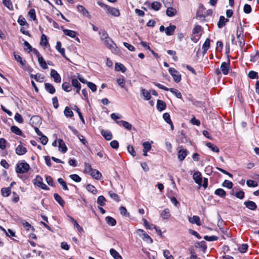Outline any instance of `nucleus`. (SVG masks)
<instances>
[{
    "mask_svg": "<svg viewBox=\"0 0 259 259\" xmlns=\"http://www.w3.org/2000/svg\"><path fill=\"white\" fill-rule=\"evenodd\" d=\"M29 165L25 162H18L16 165V171L19 174H24L29 169Z\"/></svg>",
    "mask_w": 259,
    "mask_h": 259,
    "instance_id": "nucleus-1",
    "label": "nucleus"
},
{
    "mask_svg": "<svg viewBox=\"0 0 259 259\" xmlns=\"http://www.w3.org/2000/svg\"><path fill=\"white\" fill-rule=\"evenodd\" d=\"M169 73L172 76L176 82H179L181 80V75L179 72L174 68H170L168 70Z\"/></svg>",
    "mask_w": 259,
    "mask_h": 259,
    "instance_id": "nucleus-2",
    "label": "nucleus"
},
{
    "mask_svg": "<svg viewBox=\"0 0 259 259\" xmlns=\"http://www.w3.org/2000/svg\"><path fill=\"white\" fill-rule=\"evenodd\" d=\"M230 65V61L229 58H228L227 62H224L222 63L220 67V70L223 74L227 75L229 73Z\"/></svg>",
    "mask_w": 259,
    "mask_h": 259,
    "instance_id": "nucleus-3",
    "label": "nucleus"
},
{
    "mask_svg": "<svg viewBox=\"0 0 259 259\" xmlns=\"http://www.w3.org/2000/svg\"><path fill=\"white\" fill-rule=\"evenodd\" d=\"M78 11L83 16L86 17L89 19L91 18V16L90 15L88 11L82 6L78 5L77 7Z\"/></svg>",
    "mask_w": 259,
    "mask_h": 259,
    "instance_id": "nucleus-4",
    "label": "nucleus"
},
{
    "mask_svg": "<svg viewBox=\"0 0 259 259\" xmlns=\"http://www.w3.org/2000/svg\"><path fill=\"white\" fill-rule=\"evenodd\" d=\"M193 179L196 184L199 186L201 185L202 182V178L201 174L200 172L197 171L194 172L193 176Z\"/></svg>",
    "mask_w": 259,
    "mask_h": 259,
    "instance_id": "nucleus-5",
    "label": "nucleus"
},
{
    "mask_svg": "<svg viewBox=\"0 0 259 259\" xmlns=\"http://www.w3.org/2000/svg\"><path fill=\"white\" fill-rule=\"evenodd\" d=\"M104 44L109 49H116L117 47L115 44L113 42L111 38L107 37L106 39L103 41Z\"/></svg>",
    "mask_w": 259,
    "mask_h": 259,
    "instance_id": "nucleus-6",
    "label": "nucleus"
},
{
    "mask_svg": "<svg viewBox=\"0 0 259 259\" xmlns=\"http://www.w3.org/2000/svg\"><path fill=\"white\" fill-rule=\"evenodd\" d=\"M51 77L54 78V81L59 83L61 81V78L59 74L54 69H52L50 73Z\"/></svg>",
    "mask_w": 259,
    "mask_h": 259,
    "instance_id": "nucleus-7",
    "label": "nucleus"
},
{
    "mask_svg": "<svg viewBox=\"0 0 259 259\" xmlns=\"http://www.w3.org/2000/svg\"><path fill=\"white\" fill-rule=\"evenodd\" d=\"M71 85L76 89V93H79L81 89V85L78 79L72 78L71 79Z\"/></svg>",
    "mask_w": 259,
    "mask_h": 259,
    "instance_id": "nucleus-8",
    "label": "nucleus"
},
{
    "mask_svg": "<svg viewBox=\"0 0 259 259\" xmlns=\"http://www.w3.org/2000/svg\"><path fill=\"white\" fill-rule=\"evenodd\" d=\"M27 152V149L21 144L19 145L16 148V153L19 155H22L25 154Z\"/></svg>",
    "mask_w": 259,
    "mask_h": 259,
    "instance_id": "nucleus-9",
    "label": "nucleus"
},
{
    "mask_svg": "<svg viewBox=\"0 0 259 259\" xmlns=\"http://www.w3.org/2000/svg\"><path fill=\"white\" fill-rule=\"evenodd\" d=\"M244 204L245 205V206L252 210H254L256 209L257 206L256 204L252 201H247L244 202Z\"/></svg>",
    "mask_w": 259,
    "mask_h": 259,
    "instance_id": "nucleus-10",
    "label": "nucleus"
},
{
    "mask_svg": "<svg viewBox=\"0 0 259 259\" xmlns=\"http://www.w3.org/2000/svg\"><path fill=\"white\" fill-rule=\"evenodd\" d=\"M106 9H107V11L108 12V13H110L112 16H114L115 17H117L120 15L119 10L115 8H112V7L108 6V7Z\"/></svg>",
    "mask_w": 259,
    "mask_h": 259,
    "instance_id": "nucleus-11",
    "label": "nucleus"
},
{
    "mask_svg": "<svg viewBox=\"0 0 259 259\" xmlns=\"http://www.w3.org/2000/svg\"><path fill=\"white\" fill-rule=\"evenodd\" d=\"M30 122V124L33 126H34L35 125H37L41 123V118L38 116H33L31 118Z\"/></svg>",
    "mask_w": 259,
    "mask_h": 259,
    "instance_id": "nucleus-12",
    "label": "nucleus"
},
{
    "mask_svg": "<svg viewBox=\"0 0 259 259\" xmlns=\"http://www.w3.org/2000/svg\"><path fill=\"white\" fill-rule=\"evenodd\" d=\"M116 122L118 124H119L120 126H123L124 128L128 130H131L132 129V124L127 121L124 120H120L116 121Z\"/></svg>",
    "mask_w": 259,
    "mask_h": 259,
    "instance_id": "nucleus-13",
    "label": "nucleus"
},
{
    "mask_svg": "<svg viewBox=\"0 0 259 259\" xmlns=\"http://www.w3.org/2000/svg\"><path fill=\"white\" fill-rule=\"evenodd\" d=\"M188 154V151L186 149H180L178 152V158L180 161H183Z\"/></svg>",
    "mask_w": 259,
    "mask_h": 259,
    "instance_id": "nucleus-14",
    "label": "nucleus"
},
{
    "mask_svg": "<svg viewBox=\"0 0 259 259\" xmlns=\"http://www.w3.org/2000/svg\"><path fill=\"white\" fill-rule=\"evenodd\" d=\"M45 88L51 94H53L55 93L56 90L54 87L51 83H46L45 84Z\"/></svg>",
    "mask_w": 259,
    "mask_h": 259,
    "instance_id": "nucleus-15",
    "label": "nucleus"
},
{
    "mask_svg": "<svg viewBox=\"0 0 259 259\" xmlns=\"http://www.w3.org/2000/svg\"><path fill=\"white\" fill-rule=\"evenodd\" d=\"M189 221L192 224H196L198 226L201 225L200 219L198 216L193 215L192 218H189Z\"/></svg>",
    "mask_w": 259,
    "mask_h": 259,
    "instance_id": "nucleus-16",
    "label": "nucleus"
},
{
    "mask_svg": "<svg viewBox=\"0 0 259 259\" xmlns=\"http://www.w3.org/2000/svg\"><path fill=\"white\" fill-rule=\"evenodd\" d=\"M229 20L228 19L225 18L224 16H221L220 17L219 21L218 23V27L219 28H222L224 27L226 23L228 22Z\"/></svg>",
    "mask_w": 259,
    "mask_h": 259,
    "instance_id": "nucleus-17",
    "label": "nucleus"
},
{
    "mask_svg": "<svg viewBox=\"0 0 259 259\" xmlns=\"http://www.w3.org/2000/svg\"><path fill=\"white\" fill-rule=\"evenodd\" d=\"M101 133L107 140H110L112 138V134L109 131L102 130Z\"/></svg>",
    "mask_w": 259,
    "mask_h": 259,
    "instance_id": "nucleus-18",
    "label": "nucleus"
},
{
    "mask_svg": "<svg viewBox=\"0 0 259 259\" xmlns=\"http://www.w3.org/2000/svg\"><path fill=\"white\" fill-rule=\"evenodd\" d=\"M90 175L94 179L99 180L102 177V174L97 169H93Z\"/></svg>",
    "mask_w": 259,
    "mask_h": 259,
    "instance_id": "nucleus-19",
    "label": "nucleus"
},
{
    "mask_svg": "<svg viewBox=\"0 0 259 259\" xmlns=\"http://www.w3.org/2000/svg\"><path fill=\"white\" fill-rule=\"evenodd\" d=\"M58 143L59 150L63 153L66 152L67 150V148L64 141L62 139H59L58 141Z\"/></svg>",
    "mask_w": 259,
    "mask_h": 259,
    "instance_id": "nucleus-20",
    "label": "nucleus"
},
{
    "mask_svg": "<svg viewBox=\"0 0 259 259\" xmlns=\"http://www.w3.org/2000/svg\"><path fill=\"white\" fill-rule=\"evenodd\" d=\"M166 108V104L162 100H158L157 102V109L158 110L161 111Z\"/></svg>",
    "mask_w": 259,
    "mask_h": 259,
    "instance_id": "nucleus-21",
    "label": "nucleus"
},
{
    "mask_svg": "<svg viewBox=\"0 0 259 259\" xmlns=\"http://www.w3.org/2000/svg\"><path fill=\"white\" fill-rule=\"evenodd\" d=\"M110 253L114 259H122L120 254L113 248L110 249Z\"/></svg>",
    "mask_w": 259,
    "mask_h": 259,
    "instance_id": "nucleus-22",
    "label": "nucleus"
},
{
    "mask_svg": "<svg viewBox=\"0 0 259 259\" xmlns=\"http://www.w3.org/2000/svg\"><path fill=\"white\" fill-rule=\"evenodd\" d=\"M176 26L175 25H170L165 28V33L167 35H171L174 34Z\"/></svg>",
    "mask_w": 259,
    "mask_h": 259,
    "instance_id": "nucleus-23",
    "label": "nucleus"
},
{
    "mask_svg": "<svg viewBox=\"0 0 259 259\" xmlns=\"http://www.w3.org/2000/svg\"><path fill=\"white\" fill-rule=\"evenodd\" d=\"M63 31L65 35L72 38H74L76 35V32L73 30L64 29Z\"/></svg>",
    "mask_w": 259,
    "mask_h": 259,
    "instance_id": "nucleus-24",
    "label": "nucleus"
},
{
    "mask_svg": "<svg viewBox=\"0 0 259 259\" xmlns=\"http://www.w3.org/2000/svg\"><path fill=\"white\" fill-rule=\"evenodd\" d=\"M54 197L55 200L62 207L64 206L65 201L62 199L61 196L57 193L54 194Z\"/></svg>",
    "mask_w": 259,
    "mask_h": 259,
    "instance_id": "nucleus-25",
    "label": "nucleus"
},
{
    "mask_svg": "<svg viewBox=\"0 0 259 259\" xmlns=\"http://www.w3.org/2000/svg\"><path fill=\"white\" fill-rule=\"evenodd\" d=\"M11 192L10 188H3L1 189V194L3 197H8L10 195Z\"/></svg>",
    "mask_w": 259,
    "mask_h": 259,
    "instance_id": "nucleus-26",
    "label": "nucleus"
},
{
    "mask_svg": "<svg viewBox=\"0 0 259 259\" xmlns=\"http://www.w3.org/2000/svg\"><path fill=\"white\" fill-rule=\"evenodd\" d=\"M11 131L17 135L21 136L22 135V132L21 130L16 126H12L11 127Z\"/></svg>",
    "mask_w": 259,
    "mask_h": 259,
    "instance_id": "nucleus-27",
    "label": "nucleus"
},
{
    "mask_svg": "<svg viewBox=\"0 0 259 259\" xmlns=\"http://www.w3.org/2000/svg\"><path fill=\"white\" fill-rule=\"evenodd\" d=\"M214 194L223 198L225 197L226 193L223 189L219 188L215 190L214 191Z\"/></svg>",
    "mask_w": 259,
    "mask_h": 259,
    "instance_id": "nucleus-28",
    "label": "nucleus"
},
{
    "mask_svg": "<svg viewBox=\"0 0 259 259\" xmlns=\"http://www.w3.org/2000/svg\"><path fill=\"white\" fill-rule=\"evenodd\" d=\"M161 217L163 219H168L170 217L169 210L168 208H165V209H164L161 213Z\"/></svg>",
    "mask_w": 259,
    "mask_h": 259,
    "instance_id": "nucleus-29",
    "label": "nucleus"
},
{
    "mask_svg": "<svg viewBox=\"0 0 259 259\" xmlns=\"http://www.w3.org/2000/svg\"><path fill=\"white\" fill-rule=\"evenodd\" d=\"M62 88L66 92H69L72 90L71 85L67 82H64L62 85Z\"/></svg>",
    "mask_w": 259,
    "mask_h": 259,
    "instance_id": "nucleus-30",
    "label": "nucleus"
},
{
    "mask_svg": "<svg viewBox=\"0 0 259 259\" xmlns=\"http://www.w3.org/2000/svg\"><path fill=\"white\" fill-rule=\"evenodd\" d=\"M210 47V39L209 38H207L205 42H204L202 49L203 53H205L207 50L209 49Z\"/></svg>",
    "mask_w": 259,
    "mask_h": 259,
    "instance_id": "nucleus-31",
    "label": "nucleus"
},
{
    "mask_svg": "<svg viewBox=\"0 0 259 259\" xmlns=\"http://www.w3.org/2000/svg\"><path fill=\"white\" fill-rule=\"evenodd\" d=\"M105 220L109 225L112 226H114L116 224V220L111 217L108 216L106 217Z\"/></svg>",
    "mask_w": 259,
    "mask_h": 259,
    "instance_id": "nucleus-32",
    "label": "nucleus"
},
{
    "mask_svg": "<svg viewBox=\"0 0 259 259\" xmlns=\"http://www.w3.org/2000/svg\"><path fill=\"white\" fill-rule=\"evenodd\" d=\"M38 63H39L40 66L43 69L48 68L47 63H46V61H45L44 58L42 56L39 57V58H38Z\"/></svg>",
    "mask_w": 259,
    "mask_h": 259,
    "instance_id": "nucleus-33",
    "label": "nucleus"
},
{
    "mask_svg": "<svg viewBox=\"0 0 259 259\" xmlns=\"http://www.w3.org/2000/svg\"><path fill=\"white\" fill-rule=\"evenodd\" d=\"M118 84L120 86L121 88L124 89L126 91H127V89L125 87V80L124 78H119L117 79L116 80Z\"/></svg>",
    "mask_w": 259,
    "mask_h": 259,
    "instance_id": "nucleus-34",
    "label": "nucleus"
},
{
    "mask_svg": "<svg viewBox=\"0 0 259 259\" xmlns=\"http://www.w3.org/2000/svg\"><path fill=\"white\" fill-rule=\"evenodd\" d=\"M14 56L15 60H17L21 65H24L25 64L26 61L25 60H23L21 57L19 55H17L16 52L14 53Z\"/></svg>",
    "mask_w": 259,
    "mask_h": 259,
    "instance_id": "nucleus-35",
    "label": "nucleus"
},
{
    "mask_svg": "<svg viewBox=\"0 0 259 259\" xmlns=\"http://www.w3.org/2000/svg\"><path fill=\"white\" fill-rule=\"evenodd\" d=\"M34 181V185L37 187H39L41 184H42L43 183L42 178L38 175L36 176Z\"/></svg>",
    "mask_w": 259,
    "mask_h": 259,
    "instance_id": "nucleus-36",
    "label": "nucleus"
},
{
    "mask_svg": "<svg viewBox=\"0 0 259 259\" xmlns=\"http://www.w3.org/2000/svg\"><path fill=\"white\" fill-rule=\"evenodd\" d=\"M171 93L176 96V97L178 98L181 99L182 98L181 93L177 89L174 88L169 89V91Z\"/></svg>",
    "mask_w": 259,
    "mask_h": 259,
    "instance_id": "nucleus-37",
    "label": "nucleus"
},
{
    "mask_svg": "<svg viewBox=\"0 0 259 259\" xmlns=\"http://www.w3.org/2000/svg\"><path fill=\"white\" fill-rule=\"evenodd\" d=\"M0 228L5 233L6 235L7 236L10 237H14L15 236V233L12 230L9 229L8 231H7L4 228L2 227H1Z\"/></svg>",
    "mask_w": 259,
    "mask_h": 259,
    "instance_id": "nucleus-38",
    "label": "nucleus"
},
{
    "mask_svg": "<svg viewBox=\"0 0 259 259\" xmlns=\"http://www.w3.org/2000/svg\"><path fill=\"white\" fill-rule=\"evenodd\" d=\"M176 11L171 7L168 8L166 11V14L168 16L172 17L176 14Z\"/></svg>",
    "mask_w": 259,
    "mask_h": 259,
    "instance_id": "nucleus-39",
    "label": "nucleus"
},
{
    "mask_svg": "<svg viewBox=\"0 0 259 259\" xmlns=\"http://www.w3.org/2000/svg\"><path fill=\"white\" fill-rule=\"evenodd\" d=\"M86 189L88 191L91 192L93 194H96L97 192L96 188L93 185L90 184L87 186Z\"/></svg>",
    "mask_w": 259,
    "mask_h": 259,
    "instance_id": "nucleus-40",
    "label": "nucleus"
},
{
    "mask_svg": "<svg viewBox=\"0 0 259 259\" xmlns=\"http://www.w3.org/2000/svg\"><path fill=\"white\" fill-rule=\"evenodd\" d=\"M206 145L207 146V147L208 148L210 149L211 150H212L213 152H219V148L216 146H215L214 145L211 144V143H209V142L207 143Z\"/></svg>",
    "mask_w": 259,
    "mask_h": 259,
    "instance_id": "nucleus-41",
    "label": "nucleus"
},
{
    "mask_svg": "<svg viewBox=\"0 0 259 259\" xmlns=\"http://www.w3.org/2000/svg\"><path fill=\"white\" fill-rule=\"evenodd\" d=\"M161 5L158 2H154L151 4V8L155 11H158L161 8Z\"/></svg>",
    "mask_w": 259,
    "mask_h": 259,
    "instance_id": "nucleus-42",
    "label": "nucleus"
},
{
    "mask_svg": "<svg viewBox=\"0 0 259 259\" xmlns=\"http://www.w3.org/2000/svg\"><path fill=\"white\" fill-rule=\"evenodd\" d=\"M142 94L145 100H149L151 98L150 93L147 90L145 89H142Z\"/></svg>",
    "mask_w": 259,
    "mask_h": 259,
    "instance_id": "nucleus-43",
    "label": "nucleus"
},
{
    "mask_svg": "<svg viewBox=\"0 0 259 259\" xmlns=\"http://www.w3.org/2000/svg\"><path fill=\"white\" fill-rule=\"evenodd\" d=\"M3 4L10 10H13V6L11 0H3Z\"/></svg>",
    "mask_w": 259,
    "mask_h": 259,
    "instance_id": "nucleus-44",
    "label": "nucleus"
},
{
    "mask_svg": "<svg viewBox=\"0 0 259 259\" xmlns=\"http://www.w3.org/2000/svg\"><path fill=\"white\" fill-rule=\"evenodd\" d=\"M105 201H106V199L103 196L101 195L98 197V199H97V203L100 206H104L105 204Z\"/></svg>",
    "mask_w": 259,
    "mask_h": 259,
    "instance_id": "nucleus-45",
    "label": "nucleus"
},
{
    "mask_svg": "<svg viewBox=\"0 0 259 259\" xmlns=\"http://www.w3.org/2000/svg\"><path fill=\"white\" fill-rule=\"evenodd\" d=\"M115 69L117 71H121L122 72H124L126 71V68L123 65L120 63L115 64Z\"/></svg>",
    "mask_w": 259,
    "mask_h": 259,
    "instance_id": "nucleus-46",
    "label": "nucleus"
},
{
    "mask_svg": "<svg viewBox=\"0 0 259 259\" xmlns=\"http://www.w3.org/2000/svg\"><path fill=\"white\" fill-rule=\"evenodd\" d=\"M246 185L249 187H256L257 186V183L253 180H248L246 181Z\"/></svg>",
    "mask_w": 259,
    "mask_h": 259,
    "instance_id": "nucleus-47",
    "label": "nucleus"
},
{
    "mask_svg": "<svg viewBox=\"0 0 259 259\" xmlns=\"http://www.w3.org/2000/svg\"><path fill=\"white\" fill-rule=\"evenodd\" d=\"M64 114L66 116L71 117L73 116V113L71 109L66 107L64 111Z\"/></svg>",
    "mask_w": 259,
    "mask_h": 259,
    "instance_id": "nucleus-48",
    "label": "nucleus"
},
{
    "mask_svg": "<svg viewBox=\"0 0 259 259\" xmlns=\"http://www.w3.org/2000/svg\"><path fill=\"white\" fill-rule=\"evenodd\" d=\"M109 195L110 198L115 200V201L118 202L119 201V198L118 195L113 192V191H109Z\"/></svg>",
    "mask_w": 259,
    "mask_h": 259,
    "instance_id": "nucleus-49",
    "label": "nucleus"
},
{
    "mask_svg": "<svg viewBox=\"0 0 259 259\" xmlns=\"http://www.w3.org/2000/svg\"><path fill=\"white\" fill-rule=\"evenodd\" d=\"M91 164L85 163L84 164V172L90 174L93 170Z\"/></svg>",
    "mask_w": 259,
    "mask_h": 259,
    "instance_id": "nucleus-50",
    "label": "nucleus"
},
{
    "mask_svg": "<svg viewBox=\"0 0 259 259\" xmlns=\"http://www.w3.org/2000/svg\"><path fill=\"white\" fill-rule=\"evenodd\" d=\"M40 43L41 45H42L46 47L48 45L47 37L45 34H42V35L41 36V40H40Z\"/></svg>",
    "mask_w": 259,
    "mask_h": 259,
    "instance_id": "nucleus-51",
    "label": "nucleus"
},
{
    "mask_svg": "<svg viewBox=\"0 0 259 259\" xmlns=\"http://www.w3.org/2000/svg\"><path fill=\"white\" fill-rule=\"evenodd\" d=\"M69 177L71 180L75 182H80L81 180V178L76 174L71 175L69 176Z\"/></svg>",
    "mask_w": 259,
    "mask_h": 259,
    "instance_id": "nucleus-52",
    "label": "nucleus"
},
{
    "mask_svg": "<svg viewBox=\"0 0 259 259\" xmlns=\"http://www.w3.org/2000/svg\"><path fill=\"white\" fill-rule=\"evenodd\" d=\"M259 58V55L258 52H256L253 54L250 55V61L252 62H255Z\"/></svg>",
    "mask_w": 259,
    "mask_h": 259,
    "instance_id": "nucleus-53",
    "label": "nucleus"
},
{
    "mask_svg": "<svg viewBox=\"0 0 259 259\" xmlns=\"http://www.w3.org/2000/svg\"><path fill=\"white\" fill-rule=\"evenodd\" d=\"M58 183L62 185L63 189L65 190H68V188L66 185V182L64 181V180L62 178H59L58 179Z\"/></svg>",
    "mask_w": 259,
    "mask_h": 259,
    "instance_id": "nucleus-54",
    "label": "nucleus"
},
{
    "mask_svg": "<svg viewBox=\"0 0 259 259\" xmlns=\"http://www.w3.org/2000/svg\"><path fill=\"white\" fill-rule=\"evenodd\" d=\"M248 77L251 79L258 78V74L256 72L254 71H250L248 73Z\"/></svg>",
    "mask_w": 259,
    "mask_h": 259,
    "instance_id": "nucleus-55",
    "label": "nucleus"
},
{
    "mask_svg": "<svg viewBox=\"0 0 259 259\" xmlns=\"http://www.w3.org/2000/svg\"><path fill=\"white\" fill-rule=\"evenodd\" d=\"M99 34H100L101 39L103 41L104 40H105V39H106L107 38V37H109V36H108L107 33L104 30L100 31L99 32Z\"/></svg>",
    "mask_w": 259,
    "mask_h": 259,
    "instance_id": "nucleus-56",
    "label": "nucleus"
},
{
    "mask_svg": "<svg viewBox=\"0 0 259 259\" xmlns=\"http://www.w3.org/2000/svg\"><path fill=\"white\" fill-rule=\"evenodd\" d=\"M233 183L228 181V180H225V181L223 182L222 186L224 187H227L229 189H231L233 187Z\"/></svg>",
    "mask_w": 259,
    "mask_h": 259,
    "instance_id": "nucleus-57",
    "label": "nucleus"
},
{
    "mask_svg": "<svg viewBox=\"0 0 259 259\" xmlns=\"http://www.w3.org/2000/svg\"><path fill=\"white\" fill-rule=\"evenodd\" d=\"M143 150L149 151L151 148V144L149 142H145L143 143Z\"/></svg>",
    "mask_w": 259,
    "mask_h": 259,
    "instance_id": "nucleus-58",
    "label": "nucleus"
},
{
    "mask_svg": "<svg viewBox=\"0 0 259 259\" xmlns=\"http://www.w3.org/2000/svg\"><path fill=\"white\" fill-rule=\"evenodd\" d=\"M251 7L249 5L245 4L243 7V11L246 14H249L251 12Z\"/></svg>",
    "mask_w": 259,
    "mask_h": 259,
    "instance_id": "nucleus-59",
    "label": "nucleus"
},
{
    "mask_svg": "<svg viewBox=\"0 0 259 259\" xmlns=\"http://www.w3.org/2000/svg\"><path fill=\"white\" fill-rule=\"evenodd\" d=\"M204 239L208 241H213L217 240L218 239V237L216 236H205L204 237Z\"/></svg>",
    "mask_w": 259,
    "mask_h": 259,
    "instance_id": "nucleus-60",
    "label": "nucleus"
},
{
    "mask_svg": "<svg viewBox=\"0 0 259 259\" xmlns=\"http://www.w3.org/2000/svg\"><path fill=\"white\" fill-rule=\"evenodd\" d=\"M87 85L93 92L96 91L97 87L95 83L92 82H88Z\"/></svg>",
    "mask_w": 259,
    "mask_h": 259,
    "instance_id": "nucleus-61",
    "label": "nucleus"
},
{
    "mask_svg": "<svg viewBox=\"0 0 259 259\" xmlns=\"http://www.w3.org/2000/svg\"><path fill=\"white\" fill-rule=\"evenodd\" d=\"M163 118L167 123H171L170 115L168 113H165L163 114Z\"/></svg>",
    "mask_w": 259,
    "mask_h": 259,
    "instance_id": "nucleus-62",
    "label": "nucleus"
},
{
    "mask_svg": "<svg viewBox=\"0 0 259 259\" xmlns=\"http://www.w3.org/2000/svg\"><path fill=\"white\" fill-rule=\"evenodd\" d=\"M14 119L16 121H17L19 123H22L23 122V119L21 115L18 113H17L15 114Z\"/></svg>",
    "mask_w": 259,
    "mask_h": 259,
    "instance_id": "nucleus-63",
    "label": "nucleus"
},
{
    "mask_svg": "<svg viewBox=\"0 0 259 259\" xmlns=\"http://www.w3.org/2000/svg\"><path fill=\"white\" fill-rule=\"evenodd\" d=\"M248 248V245L246 244H242L241 246L238 248L239 251L241 253H244L246 251Z\"/></svg>",
    "mask_w": 259,
    "mask_h": 259,
    "instance_id": "nucleus-64",
    "label": "nucleus"
}]
</instances>
